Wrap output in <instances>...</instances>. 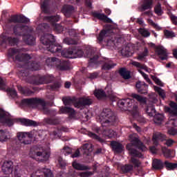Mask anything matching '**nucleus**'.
I'll use <instances>...</instances> for the list:
<instances>
[{"mask_svg": "<svg viewBox=\"0 0 177 177\" xmlns=\"http://www.w3.org/2000/svg\"><path fill=\"white\" fill-rule=\"evenodd\" d=\"M41 44L45 46L48 52L51 53H61L63 57L75 59L82 57L84 51L80 47L73 46L68 49L62 50V46L55 45V36L46 33L40 37Z\"/></svg>", "mask_w": 177, "mask_h": 177, "instance_id": "nucleus-1", "label": "nucleus"}, {"mask_svg": "<svg viewBox=\"0 0 177 177\" xmlns=\"http://www.w3.org/2000/svg\"><path fill=\"white\" fill-rule=\"evenodd\" d=\"M18 75L19 78L28 84H31L32 85H44V84H50V82H53L55 81V77L52 75H36L30 76V73L28 72V69L21 71Z\"/></svg>", "mask_w": 177, "mask_h": 177, "instance_id": "nucleus-2", "label": "nucleus"}, {"mask_svg": "<svg viewBox=\"0 0 177 177\" xmlns=\"http://www.w3.org/2000/svg\"><path fill=\"white\" fill-rule=\"evenodd\" d=\"M32 28L23 24H17L13 27V33L17 37H22V39L27 45H34L35 37L31 35Z\"/></svg>", "mask_w": 177, "mask_h": 177, "instance_id": "nucleus-3", "label": "nucleus"}, {"mask_svg": "<svg viewBox=\"0 0 177 177\" xmlns=\"http://www.w3.org/2000/svg\"><path fill=\"white\" fill-rule=\"evenodd\" d=\"M129 140L130 143L126 145V149L128 150L129 154H131V156H134V157H138V158H142L143 154L133 149V147H136L141 151H145L147 149L143 142L139 140L138 135L136 133L130 134L129 136Z\"/></svg>", "mask_w": 177, "mask_h": 177, "instance_id": "nucleus-4", "label": "nucleus"}, {"mask_svg": "<svg viewBox=\"0 0 177 177\" xmlns=\"http://www.w3.org/2000/svg\"><path fill=\"white\" fill-rule=\"evenodd\" d=\"M21 103L23 106H27L28 107L42 106L44 114H46V115H49V114H50V110L46 107V102H45V100L43 99L38 97L24 98L21 100Z\"/></svg>", "mask_w": 177, "mask_h": 177, "instance_id": "nucleus-5", "label": "nucleus"}, {"mask_svg": "<svg viewBox=\"0 0 177 177\" xmlns=\"http://www.w3.org/2000/svg\"><path fill=\"white\" fill-rule=\"evenodd\" d=\"M20 53V50L17 48H10L8 50V57L12 59L13 62H20L21 63H27L28 60H31L32 57L28 53Z\"/></svg>", "mask_w": 177, "mask_h": 177, "instance_id": "nucleus-6", "label": "nucleus"}, {"mask_svg": "<svg viewBox=\"0 0 177 177\" xmlns=\"http://www.w3.org/2000/svg\"><path fill=\"white\" fill-rule=\"evenodd\" d=\"M100 121L102 127H107L115 121L114 112L109 108L104 109L100 115Z\"/></svg>", "mask_w": 177, "mask_h": 177, "instance_id": "nucleus-7", "label": "nucleus"}, {"mask_svg": "<svg viewBox=\"0 0 177 177\" xmlns=\"http://www.w3.org/2000/svg\"><path fill=\"white\" fill-rule=\"evenodd\" d=\"M47 66H55L60 71L70 70V63L68 61L60 60L56 57H48L46 60Z\"/></svg>", "mask_w": 177, "mask_h": 177, "instance_id": "nucleus-8", "label": "nucleus"}, {"mask_svg": "<svg viewBox=\"0 0 177 177\" xmlns=\"http://www.w3.org/2000/svg\"><path fill=\"white\" fill-rule=\"evenodd\" d=\"M1 170L6 175L12 174V177H21V174L17 168H15L13 171V162L11 160L5 161L1 167Z\"/></svg>", "mask_w": 177, "mask_h": 177, "instance_id": "nucleus-9", "label": "nucleus"}, {"mask_svg": "<svg viewBox=\"0 0 177 177\" xmlns=\"http://www.w3.org/2000/svg\"><path fill=\"white\" fill-rule=\"evenodd\" d=\"M12 23L14 24H17V23L28 24L30 19L24 15H12L5 21L6 24H12Z\"/></svg>", "mask_w": 177, "mask_h": 177, "instance_id": "nucleus-10", "label": "nucleus"}, {"mask_svg": "<svg viewBox=\"0 0 177 177\" xmlns=\"http://www.w3.org/2000/svg\"><path fill=\"white\" fill-rule=\"evenodd\" d=\"M151 46L154 48L156 53H157L160 60H167L168 59V51L162 46H156V44L151 43Z\"/></svg>", "mask_w": 177, "mask_h": 177, "instance_id": "nucleus-11", "label": "nucleus"}, {"mask_svg": "<svg viewBox=\"0 0 177 177\" xmlns=\"http://www.w3.org/2000/svg\"><path fill=\"white\" fill-rule=\"evenodd\" d=\"M29 155L32 158H37V157H41V161H46L50 156V153L46 150H42V151H34L31 149Z\"/></svg>", "mask_w": 177, "mask_h": 177, "instance_id": "nucleus-12", "label": "nucleus"}, {"mask_svg": "<svg viewBox=\"0 0 177 177\" xmlns=\"http://www.w3.org/2000/svg\"><path fill=\"white\" fill-rule=\"evenodd\" d=\"M17 138L20 143L23 145H30L31 143V140L32 139V134L26 132H19L17 133Z\"/></svg>", "mask_w": 177, "mask_h": 177, "instance_id": "nucleus-13", "label": "nucleus"}, {"mask_svg": "<svg viewBox=\"0 0 177 177\" xmlns=\"http://www.w3.org/2000/svg\"><path fill=\"white\" fill-rule=\"evenodd\" d=\"M91 16H92V17H94V19H97L100 21H103V23H113V20H111V19L107 17V15H104V13H100V12L99 11H91Z\"/></svg>", "mask_w": 177, "mask_h": 177, "instance_id": "nucleus-14", "label": "nucleus"}, {"mask_svg": "<svg viewBox=\"0 0 177 177\" xmlns=\"http://www.w3.org/2000/svg\"><path fill=\"white\" fill-rule=\"evenodd\" d=\"M118 106L122 111H127L129 109L132 107V100L130 98L122 99L118 102Z\"/></svg>", "mask_w": 177, "mask_h": 177, "instance_id": "nucleus-15", "label": "nucleus"}, {"mask_svg": "<svg viewBox=\"0 0 177 177\" xmlns=\"http://www.w3.org/2000/svg\"><path fill=\"white\" fill-rule=\"evenodd\" d=\"M23 63L24 64V68H27L31 71H38V70H41V65L35 61L30 62V60H28L27 62Z\"/></svg>", "mask_w": 177, "mask_h": 177, "instance_id": "nucleus-16", "label": "nucleus"}, {"mask_svg": "<svg viewBox=\"0 0 177 177\" xmlns=\"http://www.w3.org/2000/svg\"><path fill=\"white\" fill-rule=\"evenodd\" d=\"M111 147L115 154H121L124 151V145L117 141H111Z\"/></svg>", "mask_w": 177, "mask_h": 177, "instance_id": "nucleus-17", "label": "nucleus"}, {"mask_svg": "<svg viewBox=\"0 0 177 177\" xmlns=\"http://www.w3.org/2000/svg\"><path fill=\"white\" fill-rule=\"evenodd\" d=\"M30 177H53V174L49 169H44L43 171L37 170L32 173Z\"/></svg>", "mask_w": 177, "mask_h": 177, "instance_id": "nucleus-18", "label": "nucleus"}, {"mask_svg": "<svg viewBox=\"0 0 177 177\" xmlns=\"http://www.w3.org/2000/svg\"><path fill=\"white\" fill-rule=\"evenodd\" d=\"M62 102L64 106H74V107L77 109L78 98L75 97H62Z\"/></svg>", "mask_w": 177, "mask_h": 177, "instance_id": "nucleus-19", "label": "nucleus"}, {"mask_svg": "<svg viewBox=\"0 0 177 177\" xmlns=\"http://www.w3.org/2000/svg\"><path fill=\"white\" fill-rule=\"evenodd\" d=\"M136 88L138 93L146 95V93H147V88H149V86L146 84L145 82L138 81L136 84Z\"/></svg>", "mask_w": 177, "mask_h": 177, "instance_id": "nucleus-20", "label": "nucleus"}, {"mask_svg": "<svg viewBox=\"0 0 177 177\" xmlns=\"http://www.w3.org/2000/svg\"><path fill=\"white\" fill-rule=\"evenodd\" d=\"M62 13L65 17L70 18L75 12V8L71 5H64L62 9Z\"/></svg>", "mask_w": 177, "mask_h": 177, "instance_id": "nucleus-21", "label": "nucleus"}, {"mask_svg": "<svg viewBox=\"0 0 177 177\" xmlns=\"http://www.w3.org/2000/svg\"><path fill=\"white\" fill-rule=\"evenodd\" d=\"M167 136L161 133H155L152 137V142L154 146H158V142H164L166 140Z\"/></svg>", "mask_w": 177, "mask_h": 177, "instance_id": "nucleus-22", "label": "nucleus"}, {"mask_svg": "<svg viewBox=\"0 0 177 177\" xmlns=\"http://www.w3.org/2000/svg\"><path fill=\"white\" fill-rule=\"evenodd\" d=\"M60 19L61 17L58 15L52 16H45L43 17L44 21H48V23H50L51 24L52 27L56 26V24H57L56 23H57V21H60Z\"/></svg>", "mask_w": 177, "mask_h": 177, "instance_id": "nucleus-23", "label": "nucleus"}, {"mask_svg": "<svg viewBox=\"0 0 177 177\" xmlns=\"http://www.w3.org/2000/svg\"><path fill=\"white\" fill-rule=\"evenodd\" d=\"M91 104H92L91 99L80 97L77 98V104L76 106H77V109H81V107H85V106H91Z\"/></svg>", "mask_w": 177, "mask_h": 177, "instance_id": "nucleus-24", "label": "nucleus"}, {"mask_svg": "<svg viewBox=\"0 0 177 177\" xmlns=\"http://www.w3.org/2000/svg\"><path fill=\"white\" fill-rule=\"evenodd\" d=\"M80 150L84 156H89L93 151V145L88 143L84 144L80 147Z\"/></svg>", "mask_w": 177, "mask_h": 177, "instance_id": "nucleus-25", "label": "nucleus"}, {"mask_svg": "<svg viewBox=\"0 0 177 177\" xmlns=\"http://www.w3.org/2000/svg\"><path fill=\"white\" fill-rule=\"evenodd\" d=\"M153 8V0H143L142 5L140 6V12L149 10Z\"/></svg>", "mask_w": 177, "mask_h": 177, "instance_id": "nucleus-26", "label": "nucleus"}, {"mask_svg": "<svg viewBox=\"0 0 177 177\" xmlns=\"http://www.w3.org/2000/svg\"><path fill=\"white\" fill-rule=\"evenodd\" d=\"M92 55H93V52H92V50H87V56L88 57H90V59L88 61L89 66H91L92 64H99V55H94L93 57H91Z\"/></svg>", "mask_w": 177, "mask_h": 177, "instance_id": "nucleus-27", "label": "nucleus"}, {"mask_svg": "<svg viewBox=\"0 0 177 177\" xmlns=\"http://www.w3.org/2000/svg\"><path fill=\"white\" fill-rule=\"evenodd\" d=\"M3 42L6 44V45H9L10 46H15V45H17V44H19V38L7 37L3 39Z\"/></svg>", "mask_w": 177, "mask_h": 177, "instance_id": "nucleus-28", "label": "nucleus"}, {"mask_svg": "<svg viewBox=\"0 0 177 177\" xmlns=\"http://www.w3.org/2000/svg\"><path fill=\"white\" fill-rule=\"evenodd\" d=\"M165 162H162V160L160 159H154L152 162V167L153 169H156L160 171L161 169H164Z\"/></svg>", "mask_w": 177, "mask_h": 177, "instance_id": "nucleus-29", "label": "nucleus"}, {"mask_svg": "<svg viewBox=\"0 0 177 177\" xmlns=\"http://www.w3.org/2000/svg\"><path fill=\"white\" fill-rule=\"evenodd\" d=\"M18 121L22 124V125H25V127H37V122L26 118H19Z\"/></svg>", "mask_w": 177, "mask_h": 177, "instance_id": "nucleus-30", "label": "nucleus"}, {"mask_svg": "<svg viewBox=\"0 0 177 177\" xmlns=\"http://www.w3.org/2000/svg\"><path fill=\"white\" fill-rule=\"evenodd\" d=\"M72 167L74 169H77V171H88V169H91V167L86 166L85 165H81L76 162V160L72 162Z\"/></svg>", "mask_w": 177, "mask_h": 177, "instance_id": "nucleus-31", "label": "nucleus"}, {"mask_svg": "<svg viewBox=\"0 0 177 177\" xmlns=\"http://www.w3.org/2000/svg\"><path fill=\"white\" fill-rule=\"evenodd\" d=\"M59 114H70L71 115H74V114H75V110L68 106H62L59 109Z\"/></svg>", "mask_w": 177, "mask_h": 177, "instance_id": "nucleus-32", "label": "nucleus"}, {"mask_svg": "<svg viewBox=\"0 0 177 177\" xmlns=\"http://www.w3.org/2000/svg\"><path fill=\"white\" fill-rule=\"evenodd\" d=\"M17 88L18 91H20V93L25 96H31L34 93V92L28 88V87L18 86Z\"/></svg>", "mask_w": 177, "mask_h": 177, "instance_id": "nucleus-33", "label": "nucleus"}, {"mask_svg": "<svg viewBox=\"0 0 177 177\" xmlns=\"http://www.w3.org/2000/svg\"><path fill=\"white\" fill-rule=\"evenodd\" d=\"M120 171L122 174H131L133 171V165L127 164L121 166Z\"/></svg>", "mask_w": 177, "mask_h": 177, "instance_id": "nucleus-34", "label": "nucleus"}, {"mask_svg": "<svg viewBox=\"0 0 177 177\" xmlns=\"http://www.w3.org/2000/svg\"><path fill=\"white\" fill-rule=\"evenodd\" d=\"M41 12L45 15H50V11L49 10V1L44 0L41 5Z\"/></svg>", "mask_w": 177, "mask_h": 177, "instance_id": "nucleus-35", "label": "nucleus"}, {"mask_svg": "<svg viewBox=\"0 0 177 177\" xmlns=\"http://www.w3.org/2000/svg\"><path fill=\"white\" fill-rule=\"evenodd\" d=\"M93 93L94 96H95V97H97L98 100L103 99V97H107L106 92H104V91L102 88L95 89Z\"/></svg>", "mask_w": 177, "mask_h": 177, "instance_id": "nucleus-36", "label": "nucleus"}, {"mask_svg": "<svg viewBox=\"0 0 177 177\" xmlns=\"http://www.w3.org/2000/svg\"><path fill=\"white\" fill-rule=\"evenodd\" d=\"M119 74L124 80H129V78H131V72L127 71L125 68H121L119 70Z\"/></svg>", "mask_w": 177, "mask_h": 177, "instance_id": "nucleus-37", "label": "nucleus"}, {"mask_svg": "<svg viewBox=\"0 0 177 177\" xmlns=\"http://www.w3.org/2000/svg\"><path fill=\"white\" fill-rule=\"evenodd\" d=\"M131 97H133V99H136L137 102H139V103H142V104H146L147 102V98L142 97V95H139L138 94L132 93Z\"/></svg>", "mask_w": 177, "mask_h": 177, "instance_id": "nucleus-38", "label": "nucleus"}, {"mask_svg": "<svg viewBox=\"0 0 177 177\" xmlns=\"http://www.w3.org/2000/svg\"><path fill=\"white\" fill-rule=\"evenodd\" d=\"M117 66L116 64H114L113 61L109 60L106 61L102 65V70H111V68H114Z\"/></svg>", "mask_w": 177, "mask_h": 177, "instance_id": "nucleus-39", "label": "nucleus"}, {"mask_svg": "<svg viewBox=\"0 0 177 177\" xmlns=\"http://www.w3.org/2000/svg\"><path fill=\"white\" fill-rule=\"evenodd\" d=\"M165 167L167 171H175L177 169V163H173L166 160L165 161Z\"/></svg>", "mask_w": 177, "mask_h": 177, "instance_id": "nucleus-40", "label": "nucleus"}, {"mask_svg": "<svg viewBox=\"0 0 177 177\" xmlns=\"http://www.w3.org/2000/svg\"><path fill=\"white\" fill-rule=\"evenodd\" d=\"M44 122L50 125H57L59 124V120L56 118H47L44 119Z\"/></svg>", "mask_w": 177, "mask_h": 177, "instance_id": "nucleus-41", "label": "nucleus"}, {"mask_svg": "<svg viewBox=\"0 0 177 177\" xmlns=\"http://www.w3.org/2000/svg\"><path fill=\"white\" fill-rule=\"evenodd\" d=\"M138 156H133V157L130 159V163L133 164L134 168H139L140 165H142V162L139 160V159L135 158Z\"/></svg>", "mask_w": 177, "mask_h": 177, "instance_id": "nucleus-42", "label": "nucleus"}, {"mask_svg": "<svg viewBox=\"0 0 177 177\" xmlns=\"http://www.w3.org/2000/svg\"><path fill=\"white\" fill-rule=\"evenodd\" d=\"M147 56H149V49H147V47H145L143 52L138 55L137 59L138 60L142 61L144 59H146Z\"/></svg>", "mask_w": 177, "mask_h": 177, "instance_id": "nucleus-43", "label": "nucleus"}, {"mask_svg": "<svg viewBox=\"0 0 177 177\" xmlns=\"http://www.w3.org/2000/svg\"><path fill=\"white\" fill-rule=\"evenodd\" d=\"M161 150H162V153L164 157H165V158H171V149H168V148H167V147H162Z\"/></svg>", "mask_w": 177, "mask_h": 177, "instance_id": "nucleus-44", "label": "nucleus"}, {"mask_svg": "<svg viewBox=\"0 0 177 177\" xmlns=\"http://www.w3.org/2000/svg\"><path fill=\"white\" fill-rule=\"evenodd\" d=\"M106 97H108L111 102H115V99H117L115 93H114L111 89L106 91Z\"/></svg>", "mask_w": 177, "mask_h": 177, "instance_id": "nucleus-45", "label": "nucleus"}, {"mask_svg": "<svg viewBox=\"0 0 177 177\" xmlns=\"http://www.w3.org/2000/svg\"><path fill=\"white\" fill-rule=\"evenodd\" d=\"M146 113L149 115V117H153L156 113V109H154V106H148L146 109Z\"/></svg>", "mask_w": 177, "mask_h": 177, "instance_id": "nucleus-46", "label": "nucleus"}, {"mask_svg": "<svg viewBox=\"0 0 177 177\" xmlns=\"http://www.w3.org/2000/svg\"><path fill=\"white\" fill-rule=\"evenodd\" d=\"M138 32L142 35V37H144V38H147L148 37H150V32L149 30H146L144 28H140L138 29Z\"/></svg>", "mask_w": 177, "mask_h": 177, "instance_id": "nucleus-47", "label": "nucleus"}, {"mask_svg": "<svg viewBox=\"0 0 177 177\" xmlns=\"http://www.w3.org/2000/svg\"><path fill=\"white\" fill-rule=\"evenodd\" d=\"M154 12L158 16H162L163 12L162 8H161V3H158L154 7Z\"/></svg>", "mask_w": 177, "mask_h": 177, "instance_id": "nucleus-48", "label": "nucleus"}, {"mask_svg": "<svg viewBox=\"0 0 177 177\" xmlns=\"http://www.w3.org/2000/svg\"><path fill=\"white\" fill-rule=\"evenodd\" d=\"M132 64L138 68H142L145 71H149V68L146 65L140 64V62H133Z\"/></svg>", "mask_w": 177, "mask_h": 177, "instance_id": "nucleus-49", "label": "nucleus"}, {"mask_svg": "<svg viewBox=\"0 0 177 177\" xmlns=\"http://www.w3.org/2000/svg\"><path fill=\"white\" fill-rule=\"evenodd\" d=\"M54 31L57 32L58 34H60L61 32H63L64 31V26H62L61 24H56L54 25L53 26Z\"/></svg>", "mask_w": 177, "mask_h": 177, "instance_id": "nucleus-50", "label": "nucleus"}, {"mask_svg": "<svg viewBox=\"0 0 177 177\" xmlns=\"http://www.w3.org/2000/svg\"><path fill=\"white\" fill-rule=\"evenodd\" d=\"M148 23L149 24H150V26H151V27H153V28H155L156 31H161V30H162V27H160L157 24L154 23V21H153V20L151 19H149Z\"/></svg>", "mask_w": 177, "mask_h": 177, "instance_id": "nucleus-51", "label": "nucleus"}, {"mask_svg": "<svg viewBox=\"0 0 177 177\" xmlns=\"http://www.w3.org/2000/svg\"><path fill=\"white\" fill-rule=\"evenodd\" d=\"M59 88H60V83L59 82L47 86V89H50V91H56V89H59Z\"/></svg>", "mask_w": 177, "mask_h": 177, "instance_id": "nucleus-52", "label": "nucleus"}, {"mask_svg": "<svg viewBox=\"0 0 177 177\" xmlns=\"http://www.w3.org/2000/svg\"><path fill=\"white\" fill-rule=\"evenodd\" d=\"M106 34H107V30H106L104 29L102 30L100 32V34L97 37L100 42H102V41H103V39H104V37H106Z\"/></svg>", "mask_w": 177, "mask_h": 177, "instance_id": "nucleus-53", "label": "nucleus"}, {"mask_svg": "<svg viewBox=\"0 0 177 177\" xmlns=\"http://www.w3.org/2000/svg\"><path fill=\"white\" fill-rule=\"evenodd\" d=\"M165 111L166 113H169V114H171V115H177V107L172 110L169 106H165Z\"/></svg>", "mask_w": 177, "mask_h": 177, "instance_id": "nucleus-54", "label": "nucleus"}, {"mask_svg": "<svg viewBox=\"0 0 177 177\" xmlns=\"http://www.w3.org/2000/svg\"><path fill=\"white\" fill-rule=\"evenodd\" d=\"M163 32L166 38H174V37H175V33L169 30H165Z\"/></svg>", "mask_w": 177, "mask_h": 177, "instance_id": "nucleus-55", "label": "nucleus"}, {"mask_svg": "<svg viewBox=\"0 0 177 177\" xmlns=\"http://www.w3.org/2000/svg\"><path fill=\"white\" fill-rule=\"evenodd\" d=\"M6 91L8 92V93H9L11 97H12L13 98L16 97V96H17V91H16V90L13 89V88H8L6 89Z\"/></svg>", "mask_w": 177, "mask_h": 177, "instance_id": "nucleus-56", "label": "nucleus"}, {"mask_svg": "<svg viewBox=\"0 0 177 177\" xmlns=\"http://www.w3.org/2000/svg\"><path fill=\"white\" fill-rule=\"evenodd\" d=\"M88 136L92 139H95V140H97L98 142H102L101 138L99 136L96 135V133H95L89 132Z\"/></svg>", "mask_w": 177, "mask_h": 177, "instance_id": "nucleus-57", "label": "nucleus"}, {"mask_svg": "<svg viewBox=\"0 0 177 177\" xmlns=\"http://www.w3.org/2000/svg\"><path fill=\"white\" fill-rule=\"evenodd\" d=\"M93 175V171H83L79 173V176L80 177H90Z\"/></svg>", "mask_w": 177, "mask_h": 177, "instance_id": "nucleus-58", "label": "nucleus"}, {"mask_svg": "<svg viewBox=\"0 0 177 177\" xmlns=\"http://www.w3.org/2000/svg\"><path fill=\"white\" fill-rule=\"evenodd\" d=\"M156 92H158L159 96H161V97H165V93H164V90L162 88L156 86L155 87Z\"/></svg>", "mask_w": 177, "mask_h": 177, "instance_id": "nucleus-59", "label": "nucleus"}, {"mask_svg": "<svg viewBox=\"0 0 177 177\" xmlns=\"http://www.w3.org/2000/svg\"><path fill=\"white\" fill-rule=\"evenodd\" d=\"M99 77V73L98 72H94L91 73H88L87 77L89 78V80H96Z\"/></svg>", "mask_w": 177, "mask_h": 177, "instance_id": "nucleus-60", "label": "nucleus"}, {"mask_svg": "<svg viewBox=\"0 0 177 177\" xmlns=\"http://www.w3.org/2000/svg\"><path fill=\"white\" fill-rule=\"evenodd\" d=\"M6 139V133L3 131V130H0V142H5Z\"/></svg>", "mask_w": 177, "mask_h": 177, "instance_id": "nucleus-61", "label": "nucleus"}, {"mask_svg": "<svg viewBox=\"0 0 177 177\" xmlns=\"http://www.w3.org/2000/svg\"><path fill=\"white\" fill-rule=\"evenodd\" d=\"M167 133L171 136H175V135H177V129L171 127L167 131Z\"/></svg>", "mask_w": 177, "mask_h": 177, "instance_id": "nucleus-62", "label": "nucleus"}, {"mask_svg": "<svg viewBox=\"0 0 177 177\" xmlns=\"http://www.w3.org/2000/svg\"><path fill=\"white\" fill-rule=\"evenodd\" d=\"M63 153L64 154V156H68V154H71L73 150L71 149V148L68 147H65L63 149Z\"/></svg>", "mask_w": 177, "mask_h": 177, "instance_id": "nucleus-63", "label": "nucleus"}, {"mask_svg": "<svg viewBox=\"0 0 177 177\" xmlns=\"http://www.w3.org/2000/svg\"><path fill=\"white\" fill-rule=\"evenodd\" d=\"M169 17L171 23L174 24V26H177V17L171 13Z\"/></svg>", "mask_w": 177, "mask_h": 177, "instance_id": "nucleus-64", "label": "nucleus"}]
</instances>
